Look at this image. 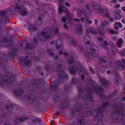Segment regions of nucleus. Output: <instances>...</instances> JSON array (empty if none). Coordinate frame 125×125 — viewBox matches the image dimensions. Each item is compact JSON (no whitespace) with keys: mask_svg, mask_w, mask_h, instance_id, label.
I'll list each match as a JSON object with an SVG mask.
<instances>
[{"mask_svg":"<svg viewBox=\"0 0 125 125\" xmlns=\"http://www.w3.org/2000/svg\"><path fill=\"white\" fill-rule=\"evenodd\" d=\"M93 91H94L95 93L98 94L101 99H104L106 96L103 94L101 93V92L104 91V90L101 86L98 85L95 88L93 89L89 88L87 90V94H84L83 93H80L78 94V97L79 98H81V96L82 95L83 96L82 97V99L84 100H87L93 102V95L92 92Z\"/></svg>","mask_w":125,"mask_h":125,"instance_id":"1","label":"nucleus"},{"mask_svg":"<svg viewBox=\"0 0 125 125\" xmlns=\"http://www.w3.org/2000/svg\"><path fill=\"white\" fill-rule=\"evenodd\" d=\"M91 32L93 34H95L96 33V31L93 29H92Z\"/></svg>","mask_w":125,"mask_h":125,"instance_id":"57","label":"nucleus"},{"mask_svg":"<svg viewBox=\"0 0 125 125\" xmlns=\"http://www.w3.org/2000/svg\"><path fill=\"white\" fill-rule=\"evenodd\" d=\"M90 82H91L93 84L94 83V82L91 80H90V81H89L88 80H86L85 82V83L86 84H89L90 83Z\"/></svg>","mask_w":125,"mask_h":125,"instance_id":"37","label":"nucleus"},{"mask_svg":"<svg viewBox=\"0 0 125 125\" xmlns=\"http://www.w3.org/2000/svg\"><path fill=\"white\" fill-rule=\"evenodd\" d=\"M117 25L120 28H121L122 27V25L119 22H116L115 23V25Z\"/></svg>","mask_w":125,"mask_h":125,"instance_id":"42","label":"nucleus"},{"mask_svg":"<svg viewBox=\"0 0 125 125\" xmlns=\"http://www.w3.org/2000/svg\"><path fill=\"white\" fill-rule=\"evenodd\" d=\"M106 60V59L105 58L100 59L99 61V64L106 68L110 67L111 66V61H109L108 63H107V61Z\"/></svg>","mask_w":125,"mask_h":125,"instance_id":"8","label":"nucleus"},{"mask_svg":"<svg viewBox=\"0 0 125 125\" xmlns=\"http://www.w3.org/2000/svg\"><path fill=\"white\" fill-rule=\"evenodd\" d=\"M86 18H84L83 17H81L80 18V20L82 22H85V20H86Z\"/></svg>","mask_w":125,"mask_h":125,"instance_id":"53","label":"nucleus"},{"mask_svg":"<svg viewBox=\"0 0 125 125\" xmlns=\"http://www.w3.org/2000/svg\"><path fill=\"white\" fill-rule=\"evenodd\" d=\"M78 50L79 52H81L83 50V48L82 47H79Z\"/></svg>","mask_w":125,"mask_h":125,"instance_id":"58","label":"nucleus"},{"mask_svg":"<svg viewBox=\"0 0 125 125\" xmlns=\"http://www.w3.org/2000/svg\"><path fill=\"white\" fill-rule=\"evenodd\" d=\"M47 52L51 56H52L53 54V52L50 50L48 49L47 50Z\"/></svg>","mask_w":125,"mask_h":125,"instance_id":"46","label":"nucleus"},{"mask_svg":"<svg viewBox=\"0 0 125 125\" xmlns=\"http://www.w3.org/2000/svg\"><path fill=\"white\" fill-rule=\"evenodd\" d=\"M84 42L87 45H88L91 42V39L89 36L86 35L84 39Z\"/></svg>","mask_w":125,"mask_h":125,"instance_id":"15","label":"nucleus"},{"mask_svg":"<svg viewBox=\"0 0 125 125\" xmlns=\"http://www.w3.org/2000/svg\"><path fill=\"white\" fill-rule=\"evenodd\" d=\"M92 6L93 9L96 12L100 13L104 17H108L109 15L106 9H104L99 7V6L95 1L92 2Z\"/></svg>","mask_w":125,"mask_h":125,"instance_id":"4","label":"nucleus"},{"mask_svg":"<svg viewBox=\"0 0 125 125\" xmlns=\"http://www.w3.org/2000/svg\"><path fill=\"white\" fill-rule=\"evenodd\" d=\"M102 30H100V35L101 36H103L104 35V31L103 30V28H102Z\"/></svg>","mask_w":125,"mask_h":125,"instance_id":"43","label":"nucleus"},{"mask_svg":"<svg viewBox=\"0 0 125 125\" xmlns=\"http://www.w3.org/2000/svg\"><path fill=\"white\" fill-rule=\"evenodd\" d=\"M101 108H100L98 109V111H89L91 110V108L89 107L87 109V114L88 115H91L94 116V119L95 120H98V122L97 123V125H103V122H102V120L101 119L98 120L100 116L102 117L103 115H102V113L103 111L101 110Z\"/></svg>","mask_w":125,"mask_h":125,"instance_id":"2","label":"nucleus"},{"mask_svg":"<svg viewBox=\"0 0 125 125\" xmlns=\"http://www.w3.org/2000/svg\"><path fill=\"white\" fill-rule=\"evenodd\" d=\"M63 42L62 40H57L56 42V45H62Z\"/></svg>","mask_w":125,"mask_h":125,"instance_id":"32","label":"nucleus"},{"mask_svg":"<svg viewBox=\"0 0 125 125\" xmlns=\"http://www.w3.org/2000/svg\"><path fill=\"white\" fill-rule=\"evenodd\" d=\"M59 77L61 78L62 77L63 78H67L68 77V75L67 74L64 73H63V72L62 71L61 72V74H60Z\"/></svg>","mask_w":125,"mask_h":125,"instance_id":"23","label":"nucleus"},{"mask_svg":"<svg viewBox=\"0 0 125 125\" xmlns=\"http://www.w3.org/2000/svg\"><path fill=\"white\" fill-rule=\"evenodd\" d=\"M109 24V23L108 21H105L102 22L101 25L103 28L107 26Z\"/></svg>","mask_w":125,"mask_h":125,"instance_id":"31","label":"nucleus"},{"mask_svg":"<svg viewBox=\"0 0 125 125\" xmlns=\"http://www.w3.org/2000/svg\"><path fill=\"white\" fill-rule=\"evenodd\" d=\"M77 15L79 17L81 16L83 14V12L80 9H78L77 10Z\"/></svg>","mask_w":125,"mask_h":125,"instance_id":"33","label":"nucleus"},{"mask_svg":"<svg viewBox=\"0 0 125 125\" xmlns=\"http://www.w3.org/2000/svg\"><path fill=\"white\" fill-rule=\"evenodd\" d=\"M62 20L63 22H65L66 21V17L65 16L62 17Z\"/></svg>","mask_w":125,"mask_h":125,"instance_id":"49","label":"nucleus"},{"mask_svg":"<svg viewBox=\"0 0 125 125\" xmlns=\"http://www.w3.org/2000/svg\"><path fill=\"white\" fill-rule=\"evenodd\" d=\"M110 44H111L112 46L113 47V48L114 49V50L115 51H117V49L115 46L114 45V44L111 41L110 42Z\"/></svg>","mask_w":125,"mask_h":125,"instance_id":"45","label":"nucleus"},{"mask_svg":"<svg viewBox=\"0 0 125 125\" xmlns=\"http://www.w3.org/2000/svg\"><path fill=\"white\" fill-rule=\"evenodd\" d=\"M57 81H54L51 83V87L53 90H54V91H56L58 87L57 86Z\"/></svg>","mask_w":125,"mask_h":125,"instance_id":"18","label":"nucleus"},{"mask_svg":"<svg viewBox=\"0 0 125 125\" xmlns=\"http://www.w3.org/2000/svg\"><path fill=\"white\" fill-rule=\"evenodd\" d=\"M119 53L123 56L125 55V52H124L123 51H120L119 52Z\"/></svg>","mask_w":125,"mask_h":125,"instance_id":"62","label":"nucleus"},{"mask_svg":"<svg viewBox=\"0 0 125 125\" xmlns=\"http://www.w3.org/2000/svg\"><path fill=\"white\" fill-rule=\"evenodd\" d=\"M30 30L31 31H33L37 30V28L35 24H33L30 26Z\"/></svg>","mask_w":125,"mask_h":125,"instance_id":"29","label":"nucleus"},{"mask_svg":"<svg viewBox=\"0 0 125 125\" xmlns=\"http://www.w3.org/2000/svg\"><path fill=\"white\" fill-rule=\"evenodd\" d=\"M64 4L66 6L68 7H69L70 6V5L67 2H65Z\"/></svg>","mask_w":125,"mask_h":125,"instance_id":"64","label":"nucleus"},{"mask_svg":"<svg viewBox=\"0 0 125 125\" xmlns=\"http://www.w3.org/2000/svg\"><path fill=\"white\" fill-rule=\"evenodd\" d=\"M87 50V54L86 53H83V54L85 56L87 60H89V57L90 56V53L93 54L95 52V50L94 49L92 50L91 49H89V50Z\"/></svg>","mask_w":125,"mask_h":125,"instance_id":"10","label":"nucleus"},{"mask_svg":"<svg viewBox=\"0 0 125 125\" xmlns=\"http://www.w3.org/2000/svg\"><path fill=\"white\" fill-rule=\"evenodd\" d=\"M109 104V103L108 102H106L104 103L101 106V108H103L104 107L107 106Z\"/></svg>","mask_w":125,"mask_h":125,"instance_id":"40","label":"nucleus"},{"mask_svg":"<svg viewBox=\"0 0 125 125\" xmlns=\"http://www.w3.org/2000/svg\"><path fill=\"white\" fill-rule=\"evenodd\" d=\"M73 20L74 21H76L77 22H79L80 21L79 19L78 18H74Z\"/></svg>","mask_w":125,"mask_h":125,"instance_id":"55","label":"nucleus"},{"mask_svg":"<svg viewBox=\"0 0 125 125\" xmlns=\"http://www.w3.org/2000/svg\"><path fill=\"white\" fill-rule=\"evenodd\" d=\"M114 14L115 18L116 20H118L120 19L121 16L120 15L119 13L116 12Z\"/></svg>","mask_w":125,"mask_h":125,"instance_id":"28","label":"nucleus"},{"mask_svg":"<svg viewBox=\"0 0 125 125\" xmlns=\"http://www.w3.org/2000/svg\"><path fill=\"white\" fill-rule=\"evenodd\" d=\"M108 1H109L110 2H111V3L112 4V3H115L116 2V0H108Z\"/></svg>","mask_w":125,"mask_h":125,"instance_id":"56","label":"nucleus"},{"mask_svg":"<svg viewBox=\"0 0 125 125\" xmlns=\"http://www.w3.org/2000/svg\"><path fill=\"white\" fill-rule=\"evenodd\" d=\"M123 42V40L122 39H120L118 41V47H121V44Z\"/></svg>","mask_w":125,"mask_h":125,"instance_id":"38","label":"nucleus"},{"mask_svg":"<svg viewBox=\"0 0 125 125\" xmlns=\"http://www.w3.org/2000/svg\"><path fill=\"white\" fill-rule=\"evenodd\" d=\"M59 32L58 28L56 26H53L52 29L50 34L52 36L58 33Z\"/></svg>","mask_w":125,"mask_h":125,"instance_id":"11","label":"nucleus"},{"mask_svg":"<svg viewBox=\"0 0 125 125\" xmlns=\"http://www.w3.org/2000/svg\"><path fill=\"white\" fill-rule=\"evenodd\" d=\"M14 92L17 96L21 97L23 93V91L22 89L19 90L15 89L14 90Z\"/></svg>","mask_w":125,"mask_h":125,"instance_id":"14","label":"nucleus"},{"mask_svg":"<svg viewBox=\"0 0 125 125\" xmlns=\"http://www.w3.org/2000/svg\"><path fill=\"white\" fill-rule=\"evenodd\" d=\"M106 2L110 6H111L112 5V4L111 3V2L109 1H108V0H106Z\"/></svg>","mask_w":125,"mask_h":125,"instance_id":"60","label":"nucleus"},{"mask_svg":"<svg viewBox=\"0 0 125 125\" xmlns=\"http://www.w3.org/2000/svg\"><path fill=\"white\" fill-rule=\"evenodd\" d=\"M89 70L93 74L94 73V70L91 67H89Z\"/></svg>","mask_w":125,"mask_h":125,"instance_id":"52","label":"nucleus"},{"mask_svg":"<svg viewBox=\"0 0 125 125\" xmlns=\"http://www.w3.org/2000/svg\"><path fill=\"white\" fill-rule=\"evenodd\" d=\"M119 82V81L117 78H115V81L114 82V83L115 84H118Z\"/></svg>","mask_w":125,"mask_h":125,"instance_id":"54","label":"nucleus"},{"mask_svg":"<svg viewBox=\"0 0 125 125\" xmlns=\"http://www.w3.org/2000/svg\"><path fill=\"white\" fill-rule=\"evenodd\" d=\"M100 82L102 84L105 88L108 87V85L109 83L106 82L105 78L103 77H100Z\"/></svg>","mask_w":125,"mask_h":125,"instance_id":"12","label":"nucleus"},{"mask_svg":"<svg viewBox=\"0 0 125 125\" xmlns=\"http://www.w3.org/2000/svg\"><path fill=\"white\" fill-rule=\"evenodd\" d=\"M123 107L122 106H118L117 107L115 111L113 112L112 115V117L113 119H117L118 118V115H124V114L122 111Z\"/></svg>","mask_w":125,"mask_h":125,"instance_id":"7","label":"nucleus"},{"mask_svg":"<svg viewBox=\"0 0 125 125\" xmlns=\"http://www.w3.org/2000/svg\"><path fill=\"white\" fill-rule=\"evenodd\" d=\"M27 119V117H23L16 119L14 122V124H15V125H17L18 124L22 122Z\"/></svg>","mask_w":125,"mask_h":125,"instance_id":"13","label":"nucleus"},{"mask_svg":"<svg viewBox=\"0 0 125 125\" xmlns=\"http://www.w3.org/2000/svg\"><path fill=\"white\" fill-rule=\"evenodd\" d=\"M79 108L78 107H75L74 108L73 111V113H74L75 112H76L77 111L78 112L79 110Z\"/></svg>","mask_w":125,"mask_h":125,"instance_id":"50","label":"nucleus"},{"mask_svg":"<svg viewBox=\"0 0 125 125\" xmlns=\"http://www.w3.org/2000/svg\"><path fill=\"white\" fill-rule=\"evenodd\" d=\"M76 65L72 67H69V72L72 75L74 74L76 72L75 68H76L79 73L83 72L85 74H87V71L84 69L83 68L82 65L79 63H76Z\"/></svg>","mask_w":125,"mask_h":125,"instance_id":"5","label":"nucleus"},{"mask_svg":"<svg viewBox=\"0 0 125 125\" xmlns=\"http://www.w3.org/2000/svg\"><path fill=\"white\" fill-rule=\"evenodd\" d=\"M63 46L62 45H56V48L57 50H62L63 49Z\"/></svg>","mask_w":125,"mask_h":125,"instance_id":"41","label":"nucleus"},{"mask_svg":"<svg viewBox=\"0 0 125 125\" xmlns=\"http://www.w3.org/2000/svg\"><path fill=\"white\" fill-rule=\"evenodd\" d=\"M24 4V1L23 0H18L16 4L14 10L19 12L22 16L26 15L28 14V11L26 8H23Z\"/></svg>","mask_w":125,"mask_h":125,"instance_id":"3","label":"nucleus"},{"mask_svg":"<svg viewBox=\"0 0 125 125\" xmlns=\"http://www.w3.org/2000/svg\"><path fill=\"white\" fill-rule=\"evenodd\" d=\"M108 45V43L105 41L102 42L100 44V46L104 48H106V46Z\"/></svg>","mask_w":125,"mask_h":125,"instance_id":"20","label":"nucleus"},{"mask_svg":"<svg viewBox=\"0 0 125 125\" xmlns=\"http://www.w3.org/2000/svg\"><path fill=\"white\" fill-rule=\"evenodd\" d=\"M42 20L41 17L38 18V20L37 21V25L38 26L40 25L42 23Z\"/></svg>","mask_w":125,"mask_h":125,"instance_id":"27","label":"nucleus"},{"mask_svg":"<svg viewBox=\"0 0 125 125\" xmlns=\"http://www.w3.org/2000/svg\"><path fill=\"white\" fill-rule=\"evenodd\" d=\"M25 45L27 48L28 49H32L34 48L35 47V46L33 44H30L29 45V43L27 42L25 44Z\"/></svg>","mask_w":125,"mask_h":125,"instance_id":"26","label":"nucleus"},{"mask_svg":"<svg viewBox=\"0 0 125 125\" xmlns=\"http://www.w3.org/2000/svg\"><path fill=\"white\" fill-rule=\"evenodd\" d=\"M6 13V12L5 11H3L0 13V14L2 16L4 15Z\"/></svg>","mask_w":125,"mask_h":125,"instance_id":"51","label":"nucleus"},{"mask_svg":"<svg viewBox=\"0 0 125 125\" xmlns=\"http://www.w3.org/2000/svg\"><path fill=\"white\" fill-rule=\"evenodd\" d=\"M66 15L68 19L70 20H72L73 15V13L69 12L67 13V14H66Z\"/></svg>","mask_w":125,"mask_h":125,"instance_id":"21","label":"nucleus"},{"mask_svg":"<svg viewBox=\"0 0 125 125\" xmlns=\"http://www.w3.org/2000/svg\"><path fill=\"white\" fill-rule=\"evenodd\" d=\"M86 22H87L86 23V24H89L92 23V21H91L89 20L87 18H86Z\"/></svg>","mask_w":125,"mask_h":125,"instance_id":"48","label":"nucleus"},{"mask_svg":"<svg viewBox=\"0 0 125 125\" xmlns=\"http://www.w3.org/2000/svg\"><path fill=\"white\" fill-rule=\"evenodd\" d=\"M77 89L78 91L80 93L82 92L83 91V89L82 88V85L80 84H77Z\"/></svg>","mask_w":125,"mask_h":125,"instance_id":"25","label":"nucleus"},{"mask_svg":"<svg viewBox=\"0 0 125 125\" xmlns=\"http://www.w3.org/2000/svg\"><path fill=\"white\" fill-rule=\"evenodd\" d=\"M45 68L46 70H47L49 68V65L47 64H46L45 65Z\"/></svg>","mask_w":125,"mask_h":125,"instance_id":"59","label":"nucleus"},{"mask_svg":"<svg viewBox=\"0 0 125 125\" xmlns=\"http://www.w3.org/2000/svg\"><path fill=\"white\" fill-rule=\"evenodd\" d=\"M79 81L78 79L75 78H73L72 80V83L73 84H77L79 83Z\"/></svg>","mask_w":125,"mask_h":125,"instance_id":"30","label":"nucleus"},{"mask_svg":"<svg viewBox=\"0 0 125 125\" xmlns=\"http://www.w3.org/2000/svg\"><path fill=\"white\" fill-rule=\"evenodd\" d=\"M29 56H27L24 60V64L26 66H29L31 65V62L29 59Z\"/></svg>","mask_w":125,"mask_h":125,"instance_id":"17","label":"nucleus"},{"mask_svg":"<svg viewBox=\"0 0 125 125\" xmlns=\"http://www.w3.org/2000/svg\"><path fill=\"white\" fill-rule=\"evenodd\" d=\"M41 120H38L37 119H35L32 121L35 124H36L37 123H39L41 122Z\"/></svg>","mask_w":125,"mask_h":125,"instance_id":"39","label":"nucleus"},{"mask_svg":"<svg viewBox=\"0 0 125 125\" xmlns=\"http://www.w3.org/2000/svg\"><path fill=\"white\" fill-rule=\"evenodd\" d=\"M62 11L65 13H66V14L69 12V11L64 6V8L63 9Z\"/></svg>","mask_w":125,"mask_h":125,"instance_id":"44","label":"nucleus"},{"mask_svg":"<svg viewBox=\"0 0 125 125\" xmlns=\"http://www.w3.org/2000/svg\"><path fill=\"white\" fill-rule=\"evenodd\" d=\"M64 6L63 5L62 3H60L59 5L58 10L60 13H62V10L64 8Z\"/></svg>","mask_w":125,"mask_h":125,"instance_id":"22","label":"nucleus"},{"mask_svg":"<svg viewBox=\"0 0 125 125\" xmlns=\"http://www.w3.org/2000/svg\"><path fill=\"white\" fill-rule=\"evenodd\" d=\"M117 68L119 70H123L125 69V65L122 64L120 62H117Z\"/></svg>","mask_w":125,"mask_h":125,"instance_id":"16","label":"nucleus"},{"mask_svg":"<svg viewBox=\"0 0 125 125\" xmlns=\"http://www.w3.org/2000/svg\"><path fill=\"white\" fill-rule=\"evenodd\" d=\"M10 82V79L7 76H3L2 77H0V84H1L3 83H8Z\"/></svg>","mask_w":125,"mask_h":125,"instance_id":"9","label":"nucleus"},{"mask_svg":"<svg viewBox=\"0 0 125 125\" xmlns=\"http://www.w3.org/2000/svg\"><path fill=\"white\" fill-rule=\"evenodd\" d=\"M82 27L80 24H78L77 25V29L76 31L77 33L80 32L82 31Z\"/></svg>","mask_w":125,"mask_h":125,"instance_id":"24","label":"nucleus"},{"mask_svg":"<svg viewBox=\"0 0 125 125\" xmlns=\"http://www.w3.org/2000/svg\"><path fill=\"white\" fill-rule=\"evenodd\" d=\"M73 58L72 57H70L69 58L68 61V62L70 64L73 63Z\"/></svg>","mask_w":125,"mask_h":125,"instance_id":"35","label":"nucleus"},{"mask_svg":"<svg viewBox=\"0 0 125 125\" xmlns=\"http://www.w3.org/2000/svg\"><path fill=\"white\" fill-rule=\"evenodd\" d=\"M92 31V29L90 28H87L86 30V33H89L91 32Z\"/></svg>","mask_w":125,"mask_h":125,"instance_id":"47","label":"nucleus"},{"mask_svg":"<svg viewBox=\"0 0 125 125\" xmlns=\"http://www.w3.org/2000/svg\"><path fill=\"white\" fill-rule=\"evenodd\" d=\"M15 106V105L14 104H11L10 105L6 106L5 107L10 112H12L13 109H14Z\"/></svg>","mask_w":125,"mask_h":125,"instance_id":"19","label":"nucleus"},{"mask_svg":"<svg viewBox=\"0 0 125 125\" xmlns=\"http://www.w3.org/2000/svg\"><path fill=\"white\" fill-rule=\"evenodd\" d=\"M61 66V64H59V65H58L57 63H56L54 64V68H57V70H58L60 69Z\"/></svg>","mask_w":125,"mask_h":125,"instance_id":"34","label":"nucleus"},{"mask_svg":"<svg viewBox=\"0 0 125 125\" xmlns=\"http://www.w3.org/2000/svg\"><path fill=\"white\" fill-rule=\"evenodd\" d=\"M98 41H102L103 40V39L102 37L100 38L98 37Z\"/></svg>","mask_w":125,"mask_h":125,"instance_id":"63","label":"nucleus"},{"mask_svg":"<svg viewBox=\"0 0 125 125\" xmlns=\"http://www.w3.org/2000/svg\"><path fill=\"white\" fill-rule=\"evenodd\" d=\"M50 31L49 28H46L39 36V39L42 41H45L51 37L52 36L50 33Z\"/></svg>","mask_w":125,"mask_h":125,"instance_id":"6","label":"nucleus"},{"mask_svg":"<svg viewBox=\"0 0 125 125\" xmlns=\"http://www.w3.org/2000/svg\"><path fill=\"white\" fill-rule=\"evenodd\" d=\"M55 43H56L55 41L53 40H52L51 42V44H54Z\"/></svg>","mask_w":125,"mask_h":125,"instance_id":"61","label":"nucleus"},{"mask_svg":"<svg viewBox=\"0 0 125 125\" xmlns=\"http://www.w3.org/2000/svg\"><path fill=\"white\" fill-rule=\"evenodd\" d=\"M70 42L73 46H75L76 45V42L73 40H72L71 42Z\"/></svg>","mask_w":125,"mask_h":125,"instance_id":"36","label":"nucleus"}]
</instances>
